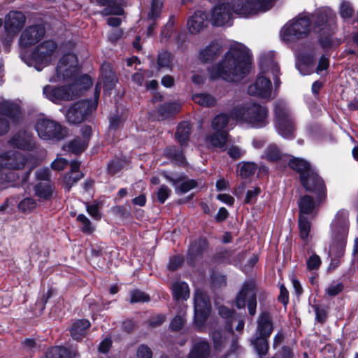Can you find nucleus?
Instances as JSON below:
<instances>
[{
	"instance_id": "26",
	"label": "nucleus",
	"mask_w": 358,
	"mask_h": 358,
	"mask_svg": "<svg viewBox=\"0 0 358 358\" xmlns=\"http://www.w3.org/2000/svg\"><path fill=\"white\" fill-rule=\"evenodd\" d=\"M326 198L319 201L317 198L316 197V201L313 200V198L309 195H304L301 196L298 201V206L299 208V215H310L313 213L315 208L322 201H324Z\"/></svg>"
},
{
	"instance_id": "27",
	"label": "nucleus",
	"mask_w": 358,
	"mask_h": 358,
	"mask_svg": "<svg viewBox=\"0 0 358 358\" xmlns=\"http://www.w3.org/2000/svg\"><path fill=\"white\" fill-rule=\"evenodd\" d=\"M210 355V345L203 339L196 341L187 358H208Z\"/></svg>"
},
{
	"instance_id": "47",
	"label": "nucleus",
	"mask_w": 358,
	"mask_h": 358,
	"mask_svg": "<svg viewBox=\"0 0 358 358\" xmlns=\"http://www.w3.org/2000/svg\"><path fill=\"white\" fill-rule=\"evenodd\" d=\"M212 339L216 350H221L227 342L226 333L220 331H214L212 333Z\"/></svg>"
},
{
	"instance_id": "37",
	"label": "nucleus",
	"mask_w": 358,
	"mask_h": 358,
	"mask_svg": "<svg viewBox=\"0 0 358 358\" xmlns=\"http://www.w3.org/2000/svg\"><path fill=\"white\" fill-rule=\"evenodd\" d=\"M35 195L43 200H49L53 194L54 187L50 183L39 182L34 188Z\"/></svg>"
},
{
	"instance_id": "22",
	"label": "nucleus",
	"mask_w": 358,
	"mask_h": 358,
	"mask_svg": "<svg viewBox=\"0 0 358 358\" xmlns=\"http://www.w3.org/2000/svg\"><path fill=\"white\" fill-rule=\"evenodd\" d=\"M207 26V15L201 10L196 11L187 20V29L192 34L201 31Z\"/></svg>"
},
{
	"instance_id": "4",
	"label": "nucleus",
	"mask_w": 358,
	"mask_h": 358,
	"mask_svg": "<svg viewBox=\"0 0 358 358\" xmlns=\"http://www.w3.org/2000/svg\"><path fill=\"white\" fill-rule=\"evenodd\" d=\"M289 166L299 174L301 185L306 190L317 195L319 201L324 200L327 197L324 181L312 169L308 162L301 158L293 157L289 160Z\"/></svg>"
},
{
	"instance_id": "8",
	"label": "nucleus",
	"mask_w": 358,
	"mask_h": 358,
	"mask_svg": "<svg viewBox=\"0 0 358 358\" xmlns=\"http://www.w3.org/2000/svg\"><path fill=\"white\" fill-rule=\"evenodd\" d=\"M275 126L282 137L287 139L294 137L295 121L287 104L282 101L275 103Z\"/></svg>"
},
{
	"instance_id": "38",
	"label": "nucleus",
	"mask_w": 358,
	"mask_h": 358,
	"mask_svg": "<svg viewBox=\"0 0 358 358\" xmlns=\"http://www.w3.org/2000/svg\"><path fill=\"white\" fill-rule=\"evenodd\" d=\"M229 134L227 131H215L208 136V141L214 147L224 148L228 142Z\"/></svg>"
},
{
	"instance_id": "46",
	"label": "nucleus",
	"mask_w": 358,
	"mask_h": 358,
	"mask_svg": "<svg viewBox=\"0 0 358 358\" xmlns=\"http://www.w3.org/2000/svg\"><path fill=\"white\" fill-rule=\"evenodd\" d=\"M282 157V152L275 144H271L266 148L264 152V157L271 162H275L280 159Z\"/></svg>"
},
{
	"instance_id": "5",
	"label": "nucleus",
	"mask_w": 358,
	"mask_h": 358,
	"mask_svg": "<svg viewBox=\"0 0 358 358\" xmlns=\"http://www.w3.org/2000/svg\"><path fill=\"white\" fill-rule=\"evenodd\" d=\"M231 117L253 127H263L268 124V110L259 104L248 103L235 107L231 111Z\"/></svg>"
},
{
	"instance_id": "50",
	"label": "nucleus",
	"mask_w": 358,
	"mask_h": 358,
	"mask_svg": "<svg viewBox=\"0 0 358 358\" xmlns=\"http://www.w3.org/2000/svg\"><path fill=\"white\" fill-rule=\"evenodd\" d=\"M150 301V296L145 292L138 290L134 289L130 292V303H141V302H148Z\"/></svg>"
},
{
	"instance_id": "51",
	"label": "nucleus",
	"mask_w": 358,
	"mask_h": 358,
	"mask_svg": "<svg viewBox=\"0 0 358 358\" xmlns=\"http://www.w3.org/2000/svg\"><path fill=\"white\" fill-rule=\"evenodd\" d=\"M322 264L320 256L313 253L306 260L307 269L310 271H316Z\"/></svg>"
},
{
	"instance_id": "40",
	"label": "nucleus",
	"mask_w": 358,
	"mask_h": 358,
	"mask_svg": "<svg viewBox=\"0 0 358 358\" xmlns=\"http://www.w3.org/2000/svg\"><path fill=\"white\" fill-rule=\"evenodd\" d=\"M192 100L197 104L203 107H211L215 105L216 99L208 93L195 94L192 96Z\"/></svg>"
},
{
	"instance_id": "13",
	"label": "nucleus",
	"mask_w": 358,
	"mask_h": 358,
	"mask_svg": "<svg viewBox=\"0 0 358 358\" xmlns=\"http://www.w3.org/2000/svg\"><path fill=\"white\" fill-rule=\"evenodd\" d=\"M194 323L198 328H201L209 316L211 306L208 296L200 289L194 294Z\"/></svg>"
},
{
	"instance_id": "54",
	"label": "nucleus",
	"mask_w": 358,
	"mask_h": 358,
	"mask_svg": "<svg viewBox=\"0 0 358 358\" xmlns=\"http://www.w3.org/2000/svg\"><path fill=\"white\" fill-rule=\"evenodd\" d=\"M164 0H152L151 11L149 13V18L156 20L160 15L163 6Z\"/></svg>"
},
{
	"instance_id": "29",
	"label": "nucleus",
	"mask_w": 358,
	"mask_h": 358,
	"mask_svg": "<svg viewBox=\"0 0 358 358\" xmlns=\"http://www.w3.org/2000/svg\"><path fill=\"white\" fill-rule=\"evenodd\" d=\"M90 327V322L87 320H78L74 322L70 329L71 337L76 341L84 338L87 329Z\"/></svg>"
},
{
	"instance_id": "10",
	"label": "nucleus",
	"mask_w": 358,
	"mask_h": 358,
	"mask_svg": "<svg viewBox=\"0 0 358 358\" xmlns=\"http://www.w3.org/2000/svg\"><path fill=\"white\" fill-rule=\"evenodd\" d=\"M57 44L52 40H46L38 45L31 54V64L38 71L49 65L57 57Z\"/></svg>"
},
{
	"instance_id": "60",
	"label": "nucleus",
	"mask_w": 358,
	"mask_h": 358,
	"mask_svg": "<svg viewBox=\"0 0 358 358\" xmlns=\"http://www.w3.org/2000/svg\"><path fill=\"white\" fill-rule=\"evenodd\" d=\"M314 58L313 57H310L307 58L306 60L303 59L301 63L296 64V66L300 71L301 75H306L310 73L311 71L306 70V69H309L311 65L313 64Z\"/></svg>"
},
{
	"instance_id": "12",
	"label": "nucleus",
	"mask_w": 358,
	"mask_h": 358,
	"mask_svg": "<svg viewBox=\"0 0 358 358\" xmlns=\"http://www.w3.org/2000/svg\"><path fill=\"white\" fill-rule=\"evenodd\" d=\"M38 136L43 140L59 141L67 135V130L59 123L48 118H40L36 123Z\"/></svg>"
},
{
	"instance_id": "21",
	"label": "nucleus",
	"mask_w": 358,
	"mask_h": 358,
	"mask_svg": "<svg viewBox=\"0 0 358 358\" xmlns=\"http://www.w3.org/2000/svg\"><path fill=\"white\" fill-rule=\"evenodd\" d=\"M8 143L11 145L24 150H33L36 148L33 135L27 131H20L9 140Z\"/></svg>"
},
{
	"instance_id": "52",
	"label": "nucleus",
	"mask_w": 358,
	"mask_h": 358,
	"mask_svg": "<svg viewBox=\"0 0 358 358\" xmlns=\"http://www.w3.org/2000/svg\"><path fill=\"white\" fill-rule=\"evenodd\" d=\"M171 53L163 51L159 53L157 65L159 69L161 68H170L171 65Z\"/></svg>"
},
{
	"instance_id": "35",
	"label": "nucleus",
	"mask_w": 358,
	"mask_h": 358,
	"mask_svg": "<svg viewBox=\"0 0 358 358\" xmlns=\"http://www.w3.org/2000/svg\"><path fill=\"white\" fill-rule=\"evenodd\" d=\"M173 297L176 301L187 300L189 296V288L185 282H176L171 287Z\"/></svg>"
},
{
	"instance_id": "18",
	"label": "nucleus",
	"mask_w": 358,
	"mask_h": 358,
	"mask_svg": "<svg viewBox=\"0 0 358 358\" xmlns=\"http://www.w3.org/2000/svg\"><path fill=\"white\" fill-rule=\"evenodd\" d=\"M272 85L271 80L264 76L259 75L256 80L248 89V94L259 98L272 99Z\"/></svg>"
},
{
	"instance_id": "55",
	"label": "nucleus",
	"mask_w": 358,
	"mask_h": 358,
	"mask_svg": "<svg viewBox=\"0 0 358 358\" xmlns=\"http://www.w3.org/2000/svg\"><path fill=\"white\" fill-rule=\"evenodd\" d=\"M36 206V201L31 197L23 199L18 204L19 209L24 213H28L34 210Z\"/></svg>"
},
{
	"instance_id": "1",
	"label": "nucleus",
	"mask_w": 358,
	"mask_h": 358,
	"mask_svg": "<svg viewBox=\"0 0 358 358\" xmlns=\"http://www.w3.org/2000/svg\"><path fill=\"white\" fill-rule=\"evenodd\" d=\"M250 68V55L243 44L233 45L225 54L224 59L208 69L210 78H222L228 82H237L243 79Z\"/></svg>"
},
{
	"instance_id": "19",
	"label": "nucleus",
	"mask_w": 358,
	"mask_h": 358,
	"mask_svg": "<svg viewBox=\"0 0 358 358\" xmlns=\"http://www.w3.org/2000/svg\"><path fill=\"white\" fill-rule=\"evenodd\" d=\"M25 163V158L18 151L9 150L0 154V172L3 169H20Z\"/></svg>"
},
{
	"instance_id": "14",
	"label": "nucleus",
	"mask_w": 358,
	"mask_h": 358,
	"mask_svg": "<svg viewBox=\"0 0 358 358\" xmlns=\"http://www.w3.org/2000/svg\"><path fill=\"white\" fill-rule=\"evenodd\" d=\"M43 95L54 103L60 101H69L79 96V92L76 90V85H65L61 87H52L46 85L43 90Z\"/></svg>"
},
{
	"instance_id": "3",
	"label": "nucleus",
	"mask_w": 358,
	"mask_h": 358,
	"mask_svg": "<svg viewBox=\"0 0 358 358\" xmlns=\"http://www.w3.org/2000/svg\"><path fill=\"white\" fill-rule=\"evenodd\" d=\"M349 227V212L345 209L339 210L331 223V242L329 255L331 260L329 269L336 268L340 263L339 259L344 255Z\"/></svg>"
},
{
	"instance_id": "2",
	"label": "nucleus",
	"mask_w": 358,
	"mask_h": 358,
	"mask_svg": "<svg viewBox=\"0 0 358 358\" xmlns=\"http://www.w3.org/2000/svg\"><path fill=\"white\" fill-rule=\"evenodd\" d=\"M275 0H231V3H220L211 12L210 22L214 26L231 25L233 13L248 17L270 10Z\"/></svg>"
},
{
	"instance_id": "30",
	"label": "nucleus",
	"mask_w": 358,
	"mask_h": 358,
	"mask_svg": "<svg viewBox=\"0 0 358 358\" xmlns=\"http://www.w3.org/2000/svg\"><path fill=\"white\" fill-rule=\"evenodd\" d=\"M180 108V104L177 102L164 103L157 110L158 120H165L176 114Z\"/></svg>"
},
{
	"instance_id": "63",
	"label": "nucleus",
	"mask_w": 358,
	"mask_h": 358,
	"mask_svg": "<svg viewBox=\"0 0 358 358\" xmlns=\"http://www.w3.org/2000/svg\"><path fill=\"white\" fill-rule=\"evenodd\" d=\"M137 358H152V352L147 345L139 346L136 353Z\"/></svg>"
},
{
	"instance_id": "15",
	"label": "nucleus",
	"mask_w": 358,
	"mask_h": 358,
	"mask_svg": "<svg viewBox=\"0 0 358 358\" xmlns=\"http://www.w3.org/2000/svg\"><path fill=\"white\" fill-rule=\"evenodd\" d=\"M255 285L252 281L244 283L241 290L236 298L235 303L238 308H243L246 302L249 313L254 315L256 313L257 300L255 293Z\"/></svg>"
},
{
	"instance_id": "44",
	"label": "nucleus",
	"mask_w": 358,
	"mask_h": 358,
	"mask_svg": "<svg viewBox=\"0 0 358 358\" xmlns=\"http://www.w3.org/2000/svg\"><path fill=\"white\" fill-rule=\"evenodd\" d=\"M71 80H73L74 82L70 85H76V90L78 91L79 96L81 95L83 90L89 88L92 85L90 77L86 74L80 76H78L77 78L72 79Z\"/></svg>"
},
{
	"instance_id": "6",
	"label": "nucleus",
	"mask_w": 358,
	"mask_h": 358,
	"mask_svg": "<svg viewBox=\"0 0 358 358\" xmlns=\"http://www.w3.org/2000/svg\"><path fill=\"white\" fill-rule=\"evenodd\" d=\"M311 31L310 15L301 13L287 22L282 28L280 36L284 41L293 42L306 38Z\"/></svg>"
},
{
	"instance_id": "59",
	"label": "nucleus",
	"mask_w": 358,
	"mask_h": 358,
	"mask_svg": "<svg viewBox=\"0 0 358 358\" xmlns=\"http://www.w3.org/2000/svg\"><path fill=\"white\" fill-rule=\"evenodd\" d=\"M343 288L344 285L342 282H333L325 289V293L329 296H335L341 293L343 290Z\"/></svg>"
},
{
	"instance_id": "64",
	"label": "nucleus",
	"mask_w": 358,
	"mask_h": 358,
	"mask_svg": "<svg viewBox=\"0 0 358 358\" xmlns=\"http://www.w3.org/2000/svg\"><path fill=\"white\" fill-rule=\"evenodd\" d=\"M69 162L66 159L64 158H57L51 163V168L53 170L62 171L67 166Z\"/></svg>"
},
{
	"instance_id": "36",
	"label": "nucleus",
	"mask_w": 358,
	"mask_h": 358,
	"mask_svg": "<svg viewBox=\"0 0 358 358\" xmlns=\"http://www.w3.org/2000/svg\"><path fill=\"white\" fill-rule=\"evenodd\" d=\"M191 131L190 124L188 122H182L177 127L176 138L182 148L187 145Z\"/></svg>"
},
{
	"instance_id": "41",
	"label": "nucleus",
	"mask_w": 358,
	"mask_h": 358,
	"mask_svg": "<svg viewBox=\"0 0 358 358\" xmlns=\"http://www.w3.org/2000/svg\"><path fill=\"white\" fill-rule=\"evenodd\" d=\"M103 205V201L99 200H94L92 203L87 202L85 203L86 210L94 220H100Z\"/></svg>"
},
{
	"instance_id": "34",
	"label": "nucleus",
	"mask_w": 358,
	"mask_h": 358,
	"mask_svg": "<svg viewBox=\"0 0 358 358\" xmlns=\"http://www.w3.org/2000/svg\"><path fill=\"white\" fill-rule=\"evenodd\" d=\"M230 118L234 120L231 117V115L230 116L225 113L217 115L212 120V128L215 131L221 132L222 131H227L228 132L230 129L229 127L232 125V124H230Z\"/></svg>"
},
{
	"instance_id": "48",
	"label": "nucleus",
	"mask_w": 358,
	"mask_h": 358,
	"mask_svg": "<svg viewBox=\"0 0 358 358\" xmlns=\"http://www.w3.org/2000/svg\"><path fill=\"white\" fill-rule=\"evenodd\" d=\"M83 176L82 173H72L71 172L67 173L64 177V185L67 191L73 186Z\"/></svg>"
},
{
	"instance_id": "17",
	"label": "nucleus",
	"mask_w": 358,
	"mask_h": 358,
	"mask_svg": "<svg viewBox=\"0 0 358 358\" xmlns=\"http://www.w3.org/2000/svg\"><path fill=\"white\" fill-rule=\"evenodd\" d=\"M45 30L41 24H34L27 27L22 32L19 44L22 47H29L36 44L45 36Z\"/></svg>"
},
{
	"instance_id": "42",
	"label": "nucleus",
	"mask_w": 358,
	"mask_h": 358,
	"mask_svg": "<svg viewBox=\"0 0 358 358\" xmlns=\"http://www.w3.org/2000/svg\"><path fill=\"white\" fill-rule=\"evenodd\" d=\"M206 248V241L204 239H199L194 241L189 250L188 255L192 259H196L197 257L202 255Z\"/></svg>"
},
{
	"instance_id": "33",
	"label": "nucleus",
	"mask_w": 358,
	"mask_h": 358,
	"mask_svg": "<svg viewBox=\"0 0 358 358\" xmlns=\"http://www.w3.org/2000/svg\"><path fill=\"white\" fill-rule=\"evenodd\" d=\"M101 76L105 90L110 91L115 86L117 78L115 73L111 70L108 64H103L101 66Z\"/></svg>"
},
{
	"instance_id": "58",
	"label": "nucleus",
	"mask_w": 358,
	"mask_h": 358,
	"mask_svg": "<svg viewBox=\"0 0 358 358\" xmlns=\"http://www.w3.org/2000/svg\"><path fill=\"white\" fill-rule=\"evenodd\" d=\"M76 220L82 224L81 229L83 232L91 234L93 231L91 221L84 214H79Z\"/></svg>"
},
{
	"instance_id": "49",
	"label": "nucleus",
	"mask_w": 358,
	"mask_h": 358,
	"mask_svg": "<svg viewBox=\"0 0 358 358\" xmlns=\"http://www.w3.org/2000/svg\"><path fill=\"white\" fill-rule=\"evenodd\" d=\"M165 152L169 157L174 159L177 162L180 164H183L185 162V159L182 151L178 150L176 147L172 146L167 148Z\"/></svg>"
},
{
	"instance_id": "7",
	"label": "nucleus",
	"mask_w": 358,
	"mask_h": 358,
	"mask_svg": "<svg viewBox=\"0 0 358 358\" xmlns=\"http://www.w3.org/2000/svg\"><path fill=\"white\" fill-rule=\"evenodd\" d=\"M273 330V324L271 315L268 313H262L257 319L255 336L250 341L251 344L260 357L266 355L268 352V338L272 334Z\"/></svg>"
},
{
	"instance_id": "31",
	"label": "nucleus",
	"mask_w": 358,
	"mask_h": 358,
	"mask_svg": "<svg viewBox=\"0 0 358 358\" xmlns=\"http://www.w3.org/2000/svg\"><path fill=\"white\" fill-rule=\"evenodd\" d=\"M260 68L262 73H266L271 72L273 75V80L275 87L279 86L280 80L278 78V74L280 71V68L277 63H275L271 58L262 57L260 61Z\"/></svg>"
},
{
	"instance_id": "9",
	"label": "nucleus",
	"mask_w": 358,
	"mask_h": 358,
	"mask_svg": "<svg viewBox=\"0 0 358 358\" xmlns=\"http://www.w3.org/2000/svg\"><path fill=\"white\" fill-rule=\"evenodd\" d=\"M100 94V87L98 85L95 88L94 100H82L73 103L67 110L66 117L69 122L78 124L83 122L91 113L96 110Z\"/></svg>"
},
{
	"instance_id": "28",
	"label": "nucleus",
	"mask_w": 358,
	"mask_h": 358,
	"mask_svg": "<svg viewBox=\"0 0 358 358\" xmlns=\"http://www.w3.org/2000/svg\"><path fill=\"white\" fill-rule=\"evenodd\" d=\"M221 53V45L217 42H213L201 50L199 56L203 62H210L215 59Z\"/></svg>"
},
{
	"instance_id": "62",
	"label": "nucleus",
	"mask_w": 358,
	"mask_h": 358,
	"mask_svg": "<svg viewBox=\"0 0 358 358\" xmlns=\"http://www.w3.org/2000/svg\"><path fill=\"white\" fill-rule=\"evenodd\" d=\"M171 189L166 185H162L157 192V199L160 203H164L171 194Z\"/></svg>"
},
{
	"instance_id": "53",
	"label": "nucleus",
	"mask_w": 358,
	"mask_h": 358,
	"mask_svg": "<svg viewBox=\"0 0 358 358\" xmlns=\"http://www.w3.org/2000/svg\"><path fill=\"white\" fill-rule=\"evenodd\" d=\"M257 166L255 164L245 162L240 168L239 174L243 178H248L255 172Z\"/></svg>"
},
{
	"instance_id": "39",
	"label": "nucleus",
	"mask_w": 358,
	"mask_h": 358,
	"mask_svg": "<svg viewBox=\"0 0 358 358\" xmlns=\"http://www.w3.org/2000/svg\"><path fill=\"white\" fill-rule=\"evenodd\" d=\"M219 315L226 320V329L228 334L232 333V322L236 320L234 312L225 306L218 307Z\"/></svg>"
},
{
	"instance_id": "32",
	"label": "nucleus",
	"mask_w": 358,
	"mask_h": 358,
	"mask_svg": "<svg viewBox=\"0 0 358 358\" xmlns=\"http://www.w3.org/2000/svg\"><path fill=\"white\" fill-rule=\"evenodd\" d=\"M76 350L60 346L53 347L46 352V358H73L77 356Z\"/></svg>"
},
{
	"instance_id": "25",
	"label": "nucleus",
	"mask_w": 358,
	"mask_h": 358,
	"mask_svg": "<svg viewBox=\"0 0 358 358\" xmlns=\"http://www.w3.org/2000/svg\"><path fill=\"white\" fill-rule=\"evenodd\" d=\"M96 3L104 7L100 12L102 15H122L124 13V10L120 3L116 0H96Z\"/></svg>"
},
{
	"instance_id": "20",
	"label": "nucleus",
	"mask_w": 358,
	"mask_h": 358,
	"mask_svg": "<svg viewBox=\"0 0 358 358\" xmlns=\"http://www.w3.org/2000/svg\"><path fill=\"white\" fill-rule=\"evenodd\" d=\"M314 17V31L320 32L335 24L336 14L329 8H322L315 12Z\"/></svg>"
},
{
	"instance_id": "43",
	"label": "nucleus",
	"mask_w": 358,
	"mask_h": 358,
	"mask_svg": "<svg viewBox=\"0 0 358 358\" xmlns=\"http://www.w3.org/2000/svg\"><path fill=\"white\" fill-rule=\"evenodd\" d=\"M87 146V142L80 138H75L67 145H64L63 149L65 151H69L75 154L82 152Z\"/></svg>"
},
{
	"instance_id": "61",
	"label": "nucleus",
	"mask_w": 358,
	"mask_h": 358,
	"mask_svg": "<svg viewBox=\"0 0 358 358\" xmlns=\"http://www.w3.org/2000/svg\"><path fill=\"white\" fill-rule=\"evenodd\" d=\"M185 321L184 315H178L171 320L170 327L173 331H179L183 327Z\"/></svg>"
},
{
	"instance_id": "23",
	"label": "nucleus",
	"mask_w": 358,
	"mask_h": 358,
	"mask_svg": "<svg viewBox=\"0 0 358 358\" xmlns=\"http://www.w3.org/2000/svg\"><path fill=\"white\" fill-rule=\"evenodd\" d=\"M164 176L170 181L176 187V192L178 194H185L197 186V182L193 179L183 180L184 176H180L177 178H171L166 174Z\"/></svg>"
},
{
	"instance_id": "16",
	"label": "nucleus",
	"mask_w": 358,
	"mask_h": 358,
	"mask_svg": "<svg viewBox=\"0 0 358 358\" xmlns=\"http://www.w3.org/2000/svg\"><path fill=\"white\" fill-rule=\"evenodd\" d=\"M26 17L22 12L10 11L4 19V29L6 37L13 39L24 27Z\"/></svg>"
},
{
	"instance_id": "56",
	"label": "nucleus",
	"mask_w": 358,
	"mask_h": 358,
	"mask_svg": "<svg viewBox=\"0 0 358 358\" xmlns=\"http://www.w3.org/2000/svg\"><path fill=\"white\" fill-rule=\"evenodd\" d=\"M315 313V317L318 322L324 323L327 316V307L321 305H315L313 306Z\"/></svg>"
},
{
	"instance_id": "45",
	"label": "nucleus",
	"mask_w": 358,
	"mask_h": 358,
	"mask_svg": "<svg viewBox=\"0 0 358 358\" xmlns=\"http://www.w3.org/2000/svg\"><path fill=\"white\" fill-rule=\"evenodd\" d=\"M299 228L300 231V236L303 240L308 238L310 231V222L306 217L303 215H299Z\"/></svg>"
},
{
	"instance_id": "11",
	"label": "nucleus",
	"mask_w": 358,
	"mask_h": 358,
	"mask_svg": "<svg viewBox=\"0 0 358 358\" xmlns=\"http://www.w3.org/2000/svg\"><path fill=\"white\" fill-rule=\"evenodd\" d=\"M79 74L78 61L76 55H64L59 61L56 73L49 79L50 82L57 83L77 78Z\"/></svg>"
},
{
	"instance_id": "57",
	"label": "nucleus",
	"mask_w": 358,
	"mask_h": 358,
	"mask_svg": "<svg viewBox=\"0 0 358 358\" xmlns=\"http://www.w3.org/2000/svg\"><path fill=\"white\" fill-rule=\"evenodd\" d=\"M354 13L351 3L346 1H343L340 6V14L344 19L350 18Z\"/></svg>"
},
{
	"instance_id": "24",
	"label": "nucleus",
	"mask_w": 358,
	"mask_h": 358,
	"mask_svg": "<svg viewBox=\"0 0 358 358\" xmlns=\"http://www.w3.org/2000/svg\"><path fill=\"white\" fill-rule=\"evenodd\" d=\"M20 114V107L17 103L8 100H0V115L16 122Z\"/></svg>"
}]
</instances>
